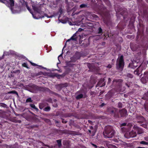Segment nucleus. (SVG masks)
<instances>
[{"mask_svg":"<svg viewBox=\"0 0 148 148\" xmlns=\"http://www.w3.org/2000/svg\"><path fill=\"white\" fill-rule=\"evenodd\" d=\"M26 7L27 10L32 14L33 17L34 18L38 19L44 17L43 16L40 15L43 14L44 12L41 11L40 8L33 5L32 8L34 10V13H33L31 11L29 7L27 5Z\"/></svg>","mask_w":148,"mask_h":148,"instance_id":"nucleus-1","label":"nucleus"},{"mask_svg":"<svg viewBox=\"0 0 148 148\" xmlns=\"http://www.w3.org/2000/svg\"><path fill=\"white\" fill-rule=\"evenodd\" d=\"M0 2L4 3L7 6L11 8L10 9L13 13H17L20 12L18 10V9H19L18 8H12L14 4V0H0Z\"/></svg>","mask_w":148,"mask_h":148,"instance_id":"nucleus-2","label":"nucleus"},{"mask_svg":"<svg viewBox=\"0 0 148 148\" xmlns=\"http://www.w3.org/2000/svg\"><path fill=\"white\" fill-rule=\"evenodd\" d=\"M114 133V131L112 130V127L110 126H108L103 132V134L105 138H110L113 136Z\"/></svg>","mask_w":148,"mask_h":148,"instance_id":"nucleus-3","label":"nucleus"},{"mask_svg":"<svg viewBox=\"0 0 148 148\" xmlns=\"http://www.w3.org/2000/svg\"><path fill=\"white\" fill-rule=\"evenodd\" d=\"M123 56H121L117 60L116 67L118 69H122L124 65V63L123 60Z\"/></svg>","mask_w":148,"mask_h":148,"instance_id":"nucleus-4","label":"nucleus"},{"mask_svg":"<svg viewBox=\"0 0 148 148\" xmlns=\"http://www.w3.org/2000/svg\"><path fill=\"white\" fill-rule=\"evenodd\" d=\"M120 113L121 116H126L127 111L125 109H123L120 111Z\"/></svg>","mask_w":148,"mask_h":148,"instance_id":"nucleus-5","label":"nucleus"},{"mask_svg":"<svg viewBox=\"0 0 148 148\" xmlns=\"http://www.w3.org/2000/svg\"><path fill=\"white\" fill-rule=\"evenodd\" d=\"M75 35H74L73 36H72L71 38V39L69 40H68V41H69V40H76V37H75Z\"/></svg>","mask_w":148,"mask_h":148,"instance_id":"nucleus-6","label":"nucleus"},{"mask_svg":"<svg viewBox=\"0 0 148 148\" xmlns=\"http://www.w3.org/2000/svg\"><path fill=\"white\" fill-rule=\"evenodd\" d=\"M58 143V147H60L61 145V140H59L57 141Z\"/></svg>","mask_w":148,"mask_h":148,"instance_id":"nucleus-7","label":"nucleus"},{"mask_svg":"<svg viewBox=\"0 0 148 148\" xmlns=\"http://www.w3.org/2000/svg\"><path fill=\"white\" fill-rule=\"evenodd\" d=\"M31 107L34 109L36 110H38V109L36 107L35 105L34 104H30Z\"/></svg>","mask_w":148,"mask_h":148,"instance_id":"nucleus-8","label":"nucleus"},{"mask_svg":"<svg viewBox=\"0 0 148 148\" xmlns=\"http://www.w3.org/2000/svg\"><path fill=\"white\" fill-rule=\"evenodd\" d=\"M82 97H83V95L82 94H81L79 95H77L76 97V98L77 99H79L82 98Z\"/></svg>","mask_w":148,"mask_h":148,"instance_id":"nucleus-9","label":"nucleus"},{"mask_svg":"<svg viewBox=\"0 0 148 148\" xmlns=\"http://www.w3.org/2000/svg\"><path fill=\"white\" fill-rule=\"evenodd\" d=\"M50 109V108L49 107H47L45 108L44 110L45 111H49Z\"/></svg>","mask_w":148,"mask_h":148,"instance_id":"nucleus-10","label":"nucleus"},{"mask_svg":"<svg viewBox=\"0 0 148 148\" xmlns=\"http://www.w3.org/2000/svg\"><path fill=\"white\" fill-rule=\"evenodd\" d=\"M140 143L141 144H145V145H148V142H146L144 141H142L140 142Z\"/></svg>","mask_w":148,"mask_h":148,"instance_id":"nucleus-11","label":"nucleus"},{"mask_svg":"<svg viewBox=\"0 0 148 148\" xmlns=\"http://www.w3.org/2000/svg\"><path fill=\"white\" fill-rule=\"evenodd\" d=\"M32 101V100L30 98L27 99L26 100V102H31Z\"/></svg>","mask_w":148,"mask_h":148,"instance_id":"nucleus-12","label":"nucleus"},{"mask_svg":"<svg viewBox=\"0 0 148 148\" xmlns=\"http://www.w3.org/2000/svg\"><path fill=\"white\" fill-rule=\"evenodd\" d=\"M86 6V5L84 4H82L80 5V7L81 8H83Z\"/></svg>","mask_w":148,"mask_h":148,"instance_id":"nucleus-13","label":"nucleus"},{"mask_svg":"<svg viewBox=\"0 0 148 148\" xmlns=\"http://www.w3.org/2000/svg\"><path fill=\"white\" fill-rule=\"evenodd\" d=\"M31 64L33 66H37V64H36L34 63H32L31 62H30Z\"/></svg>","mask_w":148,"mask_h":148,"instance_id":"nucleus-14","label":"nucleus"},{"mask_svg":"<svg viewBox=\"0 0 148 148\" xmlns=\"http://www.w3.org/2000/svg\"><path fill=\"white\" fill-rule=\"evenodd\" d=\"M127 76L128 77H130V78H132L133 77L132 75L130 74H128Z\"/></svg>","mask_w":148,"mask_h":148,"instance_id":"nucleus-15","label":"nucleus"},{"mask_svg":"<svg viewBox=\"0 0 148 148\" xmlns=\"http://www.w3.org/2000/svg\"><path fill=\"white\" fill-rule=\"evenodd\" d=\"M102 31V29L101 28H99V33H100Z\"/></svg>","mask_w":148,"mask_h":148,"instance_id":"nucleus-16","label":"nucleus"},{"mask_svg":"<svg viewBox=\"0 0 148 148\" xmlns=\"http://www.w3.org/2000/svg\"><path fill=\"white\" fill-rule=\"evenodd\" d=\"M118 106L119 107H121L122 106V104L121 103H119Z\"/></svg>","mask_w":148,"mask_h":148,"instance_id":"nucleus-17","label":"nucleus"},{"mask_svg":"<svg viewBox=\"0 0 148 148\" xmlns=\"http://www.w3.org/2000/svg\"><path fill=\"white\" fill-rule=\"evenodd\" d=\"M111 67H112V65L110 64H109L108 65V66H107V67L109 68H111Z\"/></svg>","mask_w":148,"mask_h":148,"instance_id":"nucleus-18","label":"nucleus"},{"mask_svg":"<svg viewBox=\"0 0 148 148\" xmlns=\"http://www.w3.org/2000/svg\"><path fill=\"white\" fill-rule=\"evenodd\" d=\"M145 140L148 141V137H146L145 138Z\"/></svg>","mask_w":148,"mask_h":148,"instance_id":"nucleus-19","label":"nucleus"},{"mask_svg":"<svg viewBox=\"0 0 148 148\" xmlns=\"http://www.w3.org/2000/svg\"><path fill=\"white\" fill-rule=\"evenodd\" d=\"M126 125V124L125 123H123L121 124V126H125Z\"/></svg>","mask_w":148,"mask_h":148,"instance_id":"nucleus-20","label":"nucleus"},{"mask_svg":"<svg viewBox=\"0 0 148 148\" xmlns=\"http://www.w3.org/2000/svg\"><path fill=\"white\" fill-rule=\"evenodd\" d=\"M111 146L112 148H117L115 146L112 145Z\"/></svg>","mask_w":148,"mask_h":148,"instance_id":"nucleus-21","label":"nucleus"},{"mask_svg":"<svg viewBox=\"0 0 148 148\" xmlns=\"http://www.w3.org/2000/svg\"><path fill=\"white\" fill-rule=\"evenodd\" d=\"M8 54V53L7 52H5L4 53L3 55H7Z\"/></svg>","mask_w":148,"mask_h":148,"instance_id":"nucleus-22","label":"nucleus"},{"mask_svg":"<svg viewBox=\"0 0 148 148\" xmlns=\"http://www.w3.org/2000/svg\"><path fill=\"white\" fill-rule=\"evenodd\" d=\"M61 55L62 54H61L59 56L58 58V60H59V58L61 57L62 56H61Z\"/></svg>","mask_w":148,"mask_h":148,"instance_id":"nucleus-23","label":"nucleus"},{"mask_svg":"<svg viewBox=\"0 0 148 148\" xmlns=\"http://www.w3.org/2000/svg\"><path fill=\"white\" fill-rule=\"evenodd\" d=\"M26 65V64L25 63H24L23 64V66H25V65Z\"/></svg>","mask_w":148,"mask_h":148,"instance_id":"nucleus-24","label":"nucleus"},{"mask_svg":"<svg viewBox=\"0 0 148 148\" xmlns=\"http://www.w3.org/2000/svg\"><path fill=\"white\" fill-rule=\"evenodd\" d=\"M62 122L63 123H66V121H62Z\"/></svg>","mask_w":148,"mask_h":148,"instance_id":"nucleus-25","label":"nucleus"},{"mask_svg":"<svg viewBox=\"0 0 148 148\" xmlns=\"http://www.w3.org/2000/svg\"><path fill=\"white\" fill-rule=\"evenodd\" d=\"M14 92V91H11V92H10L9 93H13V92Z\"/></svg>","mask_w":148,"mask_h":148,"instance_id":"nucleus-26","label":"nucleus"},{"mask_svg":"<svg viewBox=\"0 0 148 148\" xmlns=\"http://www.w3.org/2000/svg\"><path fill=\"white\" fill-rule=\"evenodd\" d=\"M95 147H97V146L95 145H94L93 144H92Z\"/></svg>","mask_w":148,"mask_h":148,"instance_id":"nucleus-27","label":"nucleus"},{"mask_svg":"<svg viewBox=\"0 0 148 148\" xmlns=\"http://www.w3.org/2000/svg\"><path fill=\"white\" fill-rule=\"evenodd\" d=\"M111 112H112V113H113L114 112V111L113 110H112L111 111Z\"/></svg>","mask_w":148,"mask_h":148,"instance_id":"nucleus-28","label":"nucleus"},{"mask_svg":"<svg viewBox=\"0 0 148 148\" xmlns=\"http://www.w3.org/2000/svg\"><path fill=\"white\" fill-rule=\"evenodd\" d=\"M89 132L90 133L91 132V130H89Z\"/></svg>","mask_w":148,"mask_h":148,"instance_id":"nucleus-29","label":"nucleus"},{"mask_svg":"<svg viewBox=\"0 0 148 148\" xmlns=\"http://www.w3.org/2000/svg\"><path fill=\"white\" fill-rule=\"evenodd\" d=\"M104 83H103V84L102 85V86H103V85H104Z\"/></svg>","mask_w":148,"mask_h":148,"instance_id":"nucleus-30","label":"nucleus"},{"mask_svg":"<svg viewBox=\"0 0 148 148\" xmlns=\"http://www.w3.org/2000/svg\"><path fill=\"white\" fill-rule=\"evenodd\" d=\"M93 128V127H91V129H92Z\"/></svg>","mask_w":148,"mask_h":148,"instance_id":"nucleus-31","label":"nucleus"},{"mask_svg":"<svg viewBox=\"0 0 148 148\" xmlns=\"http://www.w3.org/2000/svg\"><path fill=\"white\" fill-rule=\"evenodd\" d=\"M52 17V16H51L49 17V18H51V17Z\"/></svg>","mask_w":148,"mask_h":148,"instance_id":"nucleus-32","label":"nucleus"},{"mask_svg":"<svg viewBox=\"0 0 148 148\" xmlns=\"http://www.w3.org/2000/svg\"><path fill=\"white\" fill-rule=\"evenodd\" d=\"M136 136V134H134V135H133V136Z\"/></svg>","mask_w":148,"mask_h":148,"instance_id":"nucleus-33","label":"nucleus"},{"mask_svg":"<svg viewBox=\"0 0 148 148\" xmlns=\"http://www.w3.org/2000/svg\"><path fill=\"white\" fill-rule=\"evenodd\" d=\"M69 24H70V25H71V23H69Z\"/></svg>","mask_w":148,"mask_h":148,"instance_id":"nucleus-34","label":"nucleus"},{"mask_svg":"<svg viewBox=\"0 0 148 148\" xmlns=\"http://www.w3.org/2000/svg\"><path fill=\"white\" fill-rule=\"evenodd\" d=\"M110 79L109 78V80Z\"/></svg>","mask_w":148,"mask_h":148,"instance_id":"nucleus-35","label":"nucleus"},{"mask_svg":"<svg viewBox=\"0 0 148 148\" xmlns=\"http://www.w3.org/2000/svg\"><path fill=\"white\" fill-rule=\"evenodd\" d=\"M45 16H47V15H45Z\"/></svg>","mask_w":148,"mask_h":148,"instance_id":"nucleus-36","label":"nucleus"}]
</instances>
